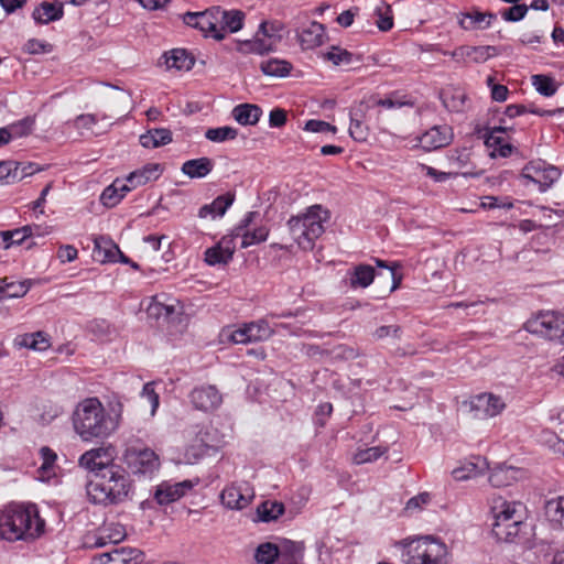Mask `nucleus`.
<instances>
[{
  "instance_id": "f257e3e1",
  "label": "nucleus",
  "mask_w": 564,
  "mask_h": 564,
  "mask_svg": "<svg viewBox=\"0 0 564 564\" xmlns=\"http://www.w3.org/2000/svg\"><path fill=\"white\" fill-rule=\"evenodd\" d=\"M122 412L120 401L109 403L107 411L98 398H87L73 412L74 431L84 442L105 440L118 430Z\"/></svg>"
},
{
  "instance_id": "f03ea898",
  "label": "nucleus",
  "mask_w": 564,
  "mask_h": 564,
  "mask_svg": "<svg viewBox=\"0 0 564 564\" xmlns=\"http://www.w3.org/2000/svg\"><path fill=\"white\" fill-rule=\"evenodd\" d=\"M132 484L128 471L119 464L106 467L86 485L90 502L104 507L117 506L129 499Z\"/></svg>"
},
{
  "instance_id": "7ed1b4c3",
  "label": "nucleus",
  "mask_w": 564,
  "mask_h": 564,
  "mask_svg": "<svg viewBox=\"0 0 564 564\" xmlns=\"http://www.w3.org/2000/svg\"><path fill=\"white\" fill-rule=\"evenodd\" d=\"M44 525L35 505H10L0 511V539L9 542L34 540Z\"/></svg>"
},
{
  "instance_id": "20e7f679",
  "label": "nucleus",
  "mask_w": 564,
  "mask_h": 564,
  "mask_svg": "<svg viewBox=\"0 0 564 564\" xmlns=\"http://www.w3.org/2000/svg\"><path fill=\"white\" fill-rule=\"evenodd\" d=\"M329 218V210L316 204L306 208L304 213L292 216L288 220V227L301 249L312 250L316 239L324 234L325 224Z\"/></svg>"
},
{
  "instance_id": "39448f33",
  "label": "nucleus",
  "mask_w": 564,
  "mask_h": 564,
  "mask_svg": "<svg viewBox=\"0 0 564 564\" xmlns=\"http://www.w3.org/2000/svg\"><path fill=\"white\" fill-rule=\"evenodd\" d=\"M524 328L534 335L564 345V316L556 312H541L528 319Z\"/></svg>"
},
{
  "instance_id": "423d86ee",
  "label": "nucleus",
  "mask_w": 564,
  "mask_h": 564,
  "mask_svg": "<svg viewBox=\"0 0 564 564\" xmlns=\"http://www.w3.org/2000/svg\"><path fill=\"white\" fill-rule=\"evenodd\" d=\"M409 555L408 564H447L446 545L427 536L420 539L409 550Z\"/></svg>"
},
{
  "instance_id": "0eeeda50",
  "label": "nucleus",
  "mask_w": 564,
  "mask_h": 564,
  "mask_svg": "<svg viewBox=\"0 0 564 564\" xmlns=\"http://www.w3.org/2000/svg\"><path fill=\"white\" fill-rule=\"evenodd\" d=\"M220 8L214 7L203 12H186L183 15V22L192 28L198 29L204 36L213 37L220 41L225 37V33L218 29Z\"/></svg>"
},
{
  "instance_id": "6e6552de",
  "label": "nucleus",
  "mask_w": 564,
  "mask_h": 564,
  "mask_svg": "<svg viewBox=\"0 0 564 564\" xmlns=\"http://www.w3.org/2000/svg\"><path fill=\"white\" fill-rule=\"evenodd\" d=\"M128 467L133 474L152 475L160 466L159 456L151 448L130 445L123 454Z\"/></svg>"
},
{
  "instance_id": "1a4fd4ad",
  "label": "nucleus",
  "mask_w": 564,
  "mask_h": 564,
  "mask_svg": "<svg viewBox=\"0 0 564 564\" xmlns=\"http://www.w3.org/2000/svg\"><path fill=\"white\" fill-rule=\"evenodd\" d=\"M561 176V171L539 160L528 163L523 170L521 177L536 184L540 192H546Z\"/></svg>"
},
{
  "instance_id": "9d476101",
  "label": "nucleus",
  "mask_w": 564,
  "mask_h": 564,
  "mask_svg": "<svg viewBox=\"0 0 564 564\" xmlns=\"http://www.w3.org/2000/svg\"><path fill=\"white\" fill-rule=\"evenodd\" d=\"M254 498V490L247 481H236L226 486L220 494L221 503L230 510L247 508Z\"/></svg>"
},
{
  "instance_id": "9b49d317",
  "label": "nucleus",
  "mask_w": 564,
  "mask_h": 564,
  "mask_svg": "<svg viewBox=\"0 0 564 564\" xmlns=\"http://www.w3.org/2000/svg\"><path fill=\"white\" fill-rule=\"evenodd\" d=\"M112 453L113 448L111 446L93 448L79 457L78 464L93 473V478H95L96 475L102 474V469L116 464L112 462Z\"/></svg>"
},
{
  "instance_id": "f8f14e48",
  "label": "nucleus",
  "mask_w": 564,
  "mask_h": 564,
  "mask_svg": "<svg viewBox=\"0 0 564 564\" xmlns=\"http://www.w3.org/2000/svg\"><path fill=\"white\" fill-rule=\"evenodd\" d=\"M188 398L194 409L203 412L214 411L223 403L221 393L213 384L195 387Z\"/></svg>"
},
{
  "instance_id": "ddd939ff",
  "label": "nucleus",
  "mask_w": 564,
  "mask_h": 564,
  "mask_svg": "<svg viewBox=\"0 0 564 564\" xmlns=\"http://www.w3.org/2000/svg\"><path fill=\"white\" fill-rule=\"evenodd\" d=\"M144 553L134 547L120 546L95 556V564H141Z\"/></svg>"
},
{
  "instance_id": "4468645a",
  "label": "nucleus",
  "mask_w": 564,
  "mask_h": 564,
  "mask_svg": "<svg viewBox=\"0 0 564 564\" xmlns=\"http://www.w3.org/2000/svg\"><path fill=\"white\" fill-rule=\"evenodd\" d=\"M506 408L503 400L494 393H480L470 400V409L479 419L494 417Z\"/></svg>"
},
{
  "instance_id": "2eb2a0df",
  "label": "nucleus",
  "mask_w": 564,
  "mask_h": 564,
  "mask_svg": "<svg viewBox=\"0 0 564 564\" xmlns=\"http://www.w3.org/2000/svg\"><path fill=\"white\" fill-rule=\"evenodd\" d=\"M508 130H510V128L502 126L485 129L482 138L485 140L486 147L491 149V158H508L511 155L514 148L509 142H506L505 138L501 135Z\"/></svg>"
},
{
  "instance_id": "dca6fc26",
  "label": "nucleus",
  "mask_w": 564,
  "mask_h": 564,
  "mask_svg": "<svg viewBox=\"0 0 564 564\" xmlns=\"http://www.w3.org/2000/svg\"><path fill=\"white\" fill-rule=\"evenodd\" d=\"M195 484L192 480H183L175 484L163 482L158 487L154 498L160 505H169L182 498Z\"/></svg>"
},
{
  "instance_id": "f3484780",
  "label": "nucleus",
  "mask_w": 564,
  "mask_h": 564,
  "mask_svg": "<svg viewBox=\"0 0 564 564\" xmlns=\"http://www.w3.org/2000/svg\"><path fill=\"white\" fill-rule=\"evenodd\" d=\"M451 140V128L447 126H435L422 134L420 143L424 150L432 151L449 144Z\"/></svg>"
},
{
  "instance_id": "a211bd4d",
  "label": "nucleus",
  "mask_w": 564,
  "mask_h": 564,
  "mask_svg": "<svg viewBox=\"0 0 564 564\" xmlns=\"http://www.w3.org/2000/svg\"><path fill=\"white\" fill-rule=\"evenodd\" d=\"M208 435V432L203 427L198 430L194 443L185 449V458L188 463H196L199 458L209 455L210 452L217 451V446L210 444Z\"/></svg>"
},
{
  "instance_id": "6ab92c4d",
  "label": "nucleus",
  "mask_w": 564,
  "mask_h": 564,
  "mask_svg": "<svg viewBox=\"0 0 564 564\" xmlns=\"http://www.w3.org/2000/svg\"><path fill=\"white\" fill-rule=\"evenodd\" d=\"M496 19L497 15L495 13L471 9L468 12L460 13L458 22L464 30L473 31L488 29Z\"/></svg>"
},
{
  "instance_id": "aec40b11",
  "label": "nucleus",
  "mask_w": 564,
  "mask_h": 564,
  "mask_svg": "<svg viewBox=\"0 0 564 564\" xmlns=\"http://www.w3.org/2000/svg\"><path fill=\"white\" fill-rule=\"evenodd\" d=\"M524 506L519 501H508L501 497L494 499L491 512L494 519L505 521L523 518Z\"/></svg>"
},
{
  "instance_id": "412c9836",
  "label": "nucleus",
  "mask_w": 564,
  "mask_h": 564,
  "mask_svg": "<svg viewBox=\"0 0 564 564\" xmlns=\"http://www.w3.org/2000/svg\"><path fill=\"white\" fill-rule=\"evenodd\" d=\"M297 37L303 50H313L324 43L325 28L322 23L311 22L299 32Z\"/></svg>"
},
{
  "instance_id": "4be33fe9",
  "label": "nucleus",
  "mask_w": 564,
  "mask_h": 564,
  "mask_svg": "<svg viewBox=\"0 0 564 564\" xmlns=\"http://www.w3.org/2000/svg\"><path fill=\"white\" fill-rule=\"evenodd\" d=\"M163 169L159 163H148L139 170L131 172L127 176V182L131 187H139L145 185L151 181H155L162 174Z\"/></svg>"
},
{
  "instance_id": "5701e85b",
  "label": "nucleus",
  "mask_w": 564,
  "mask_h": 564,
  "mask_svg": "<svg viewBox=\"0 0 564 564\" xmlns=\"http://www.w3.org/2000/svg\"><path fill=\"white\" fill-rule=\"evenodd\" d=\"M487 468V462L484 457L477 456L473 460L465 462L452 470L455 480L463 481L475 478Z\"/></svg>"
},
{
  "instance_id": "b1692460",
  "label": "nucleus",
  "mask_w": 564,
  "mask_h": 564,
  "mask_svg": "<svg viewBox=\"0 0 564 564\" xmlns=\"http://www.w3.org/2000/svg\"><path fill=\"white\" fill-rule=\"evenodd\" d=\"M347 278L349 285L352 289L368 288L375 279L373 267L365 263H360L347 271Z\"/></svg>"
},
{
  "instance_id": "393cba45",
  "label": "nucleus",
  "mask_w": 564,
  "mask_h": 564,
  "mask_svg": "<svg viewBox=\"0 0 564 564\" xmlns=\"http://www.w3.org/2000/svg\"><path fill=\"white\" fill-rule=\"evenodd\" d=\"M214 169L212 159L203 156L185 161L181 171L189 178H203L208 175Z\"/></svg>"
},
{
  "instance_id": "a878e982",
  "label": "nucleus",
  "mask_w": 564,
  "mask_h": 564,
  "mask_svg": "<svg viewBox=\"0 0 564 564\" xmlns=\"http://www.w3.org/2000/svg\"><path fill=\"white\" fill-rule=\"evenodd\" d=\"M231 115L242 126H254L260 120L262 109L253 104H240L236 106Z\"/></svg>"
},
{
  "instance_id": "bb28decb",
  "label": "nucleus",
  "mask_w": 564,
  "mask_h": 564,
  "mask_svg": "<svg viewBox=\"0 0 564 564\" xmlns=\"http://www.w3.org/2000/svg\"><path fill=\"white\" fill-rule=\"evenodd\" d=\"M32 285V281L26 279L23 281H13L10 278L0 280V297L17 299L24 296Z\"/></svg>"
},
{
  "instance_id": "cd10ccee",
  "label": "nucleus",
  "mask_w": 564,
  "mask_h": 564,
  "mask_svg": "<svg viewBox=\"0 0 564 564\" xmlns=\"http://www.w3.org/2000/svg\"><path fill=\"white\" fill-rule=\"evenodd\" d=\"M239 52L246 54H257L264 55L267 53L273 52L276 50V46L271 43L267 36L260 35L259 31L256 32L254 37L252 40L245 41L239 45Z\"/></svg>"
},
{
  "instance_id": "c85d7f7f",
  "label": "nucleus",
  "mask_w": 564,
  "mask_h": 564,
  "mask_svg": "<svg viewBox=\"0 0 564 564\" xmlns=\"http://www.w3.org/2000/svg\"><path fill=\"white\" fill-rule=\"evenodd\" d=\"M63 14L62 3L55 4L44 1L34 9L32 17L36 22L47 24L62 19Z\"/></svg>"
},
{
  "instance_id": "c756f323",
  "label": "nucleus",
  "mask_w": 564,
  "mask_h": 564,
  "mask_svg": "<svg viewBox=\"0 0 564 564\" xmlns=\"http://www.w3.org/2000/svg\"><path fill=\"white\" fill-rule=\"evenodd\" d=\"M164 57L169 69L189 70L195 64L194 57L184 48H174L165 53Z\"/></svg>"
},
{
  "instance_id": "7c9ffc66",
  "label": "nucleus",
  "mask_w": 564,
  "mask_h": 564,
  "mask_svg": "<svg viewBox=\"0 0 564 564\" xmlns=\"http://www.w3.org/2000/svg\"><path fill=\"white\" fill-rule=\"evenodd\" d=\"M350 126L349 134L357 142H364L368 138V128L364 123V109L362 105L351 108L349 111Z\"/></svg>"
},
{
  "instance_id": "2f4dec72",
  "label": "nucleus",
  "mask_w": 564,
  "mask_h": 564,
  "mask_svg": "<svg viewBox=\"0 0 564 564\" xmlns=\"http://www.w3.org/2000/svg\"><path fill=\"white\" fill-rule=\"evenodd\" d=\"M520 469L500 465L494 468L489 475V482L494 487H506L510 486L519 477Z\"/></svg>"
},
{
  "instance_id": "473e14b6",
  "label": "nucleus",
  "mask_w": 564,
  "mask_h": 564,
  "mask_svg": "<svg viewBox=\"0 0 564 564\" xmlns=\"http://www.w3.org/2000/svg\"><path fill=\"white\" fill-rule=\"evenodd\" d=\"M172 141V132L165 128L151 129L140 135V143L148 149H154L169 144Z\"/></svg>"
},
{
  "instance_id": "72a5a7b5",
  "label": "nucleus",
  "mask_w": 564,
  "mask_h": 564,
  "mask_svg": "<svg viewBox=\"0 0 564 564\" xmlns=\"http://www.w3.org/2000/svg\"><path fill=\"white\" fill-rule=\"evenodd\" d=\"M219 25L218 29L223 33L229 31L231 33L238 32L243 26L245 13L240 10L226 11L220 8Z\"/></svg>"
},
{
  "instance_id": "f704fd0d",
  "label": "nucleus",
  "mask_w": 564,
  "mask_h": 564,
  "mask_svg": "<svg viewBox=\"0 0 564 564\" xmlns=\"http://www.w3.org/2000/svg\"><path fill=\"white\" fill-rule=\"evenodd\" d=\"M292 64L285 59L270 58L260 63L261 72L271 77H285L292 70Z\"/></svg>"
},
{
  "instance_id": "c9c22d12",
  "label": "nucleus",
  "mask_w": 564,
  "mask_h": 564,
  "mask_svg": "<svg viewBox=\"0 0 564 564\" xmlns=\"http://www.w3.org/2000/svg\"><path fill=\"white\" fill-rule=\"evenodd\" d=\"M443 105L446 109L453 112H460L464 110L466 95L459 88H447L441 94Z\"/></svg>"
},
{
  "instance_id": "e433bc0d",
  "label": "nucleus",
  "mask_w": 564,
  "mask_h": 564,
  "mask_svg": "<svg viewBox=\"0 0 564 564\" xmlns=\"http://www.w3.org/2000/svg\"><path fill=\"white\" fill-rule=\"evenodd\" d=\"M284 512V505L279 501L267 500L257 508L258 519L262 522L276 520Z\"/></svg>"
},
{
  "instance_id": "4c0bfd02",
  "label": "nucleus",
  "mask_w": 564,
  "mask_h": 564,
  "mask_svg": "<svg viewBox=\"0 0 564 564\" xmlns=\"http://www.w3.org/2000/svg\"><path fill=\"white\" fill-rule=\"evenodd\" d=\"M94 243L96 252H104L102 261H116L117 253H120L118 246L104 236L96 237Z\"/></svg>"
},
{
  "instance_id": "58836bf2",
  "label": "nucleus",
  "mask_w": 564,
  "mask_h": 564,
  "mask_svg": "<svg viewBox=\"0 0 564 564\" xmlns=\"http://www.w3.org/2000/svg\"><path fill=\"white\" fill-rule=\"evenodd\" d=\"M238 135V130L236 128L224 126L217 128H209L205 132V138L212 142H225L229 140H235Z\"/></svg>"
},
{
  "instance_id": "ea45409f",
  "label": "nucleus",
  "mask_w": 564,
  "mask_h": 564,
  "mask_svg": "<svg viewBox=\"0 0 564 564\" xmlns=\"http://www.w3.org/2000/svg\"><path fill=\"white\" fill-rule=\"evenodd\" d=\"M259 34L267 36V39L273 43L275 46L282 41L283 39V31L284 28L282 23L275 21V22H262L259 25Z\"/></svg>"
},
{
  "instance_id": "a19ab883",
  "label": "nucleus",
  "mask_w": 564,
  "mask_h": 564,
  "mask_svg": "<svg viewBox=\"0 0 564 564\" xmlns=\"http://www.w3.org/2000/svg\"><path fill=\"white\" fill-rule=\"evenodd\" d=\"M523 518L512 520L507 527L492 529L495 536L505 542H512L519 534Z\"/></svg>"
},
{
  "instance_id": "79ce46f5",
  "label": "nucleus",
  "mask_w": 564,
  "mask_h": 564,
  "mask_svg": "<svg viewBox=\"0 0 564 564\" xmlns=\"http://www.w3.org/2000/svg\"><path fill=\"white\" fill-rule=\"evenodd\" d=\"M248 326L252 343L267 340L273 335V329L264 319L250 322Z\"/></svg>"
},
{
  "instance_id": "37998d69",
  "label": "nucleus",
  "mask_w": 564,
  "mask_h": 564,
  "mask_svg": "<svg viewBox=\"0 0 564 564\" xmlns=\"http://www.w3.org/2000/svg\"><path fill=\"white\" fill-rule=\"evenodd\" d=\"M279 556V549L271 542L260 544L256 550V561L261 564H273Z\"/></svg>"
},
{
  "instance_id": "c03bdc74",
  "label": "nucleus",
  "mask_w": 564,
  "mask_h": 564,
  "mask_svg": "<svg viewBox=\"0 0 564 564\" xmlns=\"http://www.w3.org/2000/svg\"><path fill=\"white\" fill-rule=\"evenodd\" d=\"M269 236V229L265 226H260L253 230H247L241 236V248H248L252 245H258L267 240Z\"/></svg>"
},
{
  "instance_id": "a18cd8bd",
  "label": "nucleus",
  "mask_w": 564,
  "mask_h": 564,
  "mask_svg": "<svg viewBox=\"0 0 564 564\" xmlns=\"http://www.w3.org/2000/svg\"><path fill=\"white\" fill-rule=\"evenodd\" d=\"M386 452L387 448L381 446L358 449L354 455V462L358 465L371 463L380 458Z\"/></svg>"
},
{
  "instance_id": "49530a36",
  "label": "nucleus",
  "mask_w": 564,
  "mask_h": 564,
  "mask_svg": "<svg viewBox=\"0 0 564 564\" xmlns=\"http://www.w3.org/2000/svg\"><path fill=\"white\" fill-rule=\"evenodd\" d=\"M326 59L330 61L334 65H349L354 61V54L347 50L338 46H332V48L324 55Z\"/></svg>"
},
{
  "instance_id": "de8ad7c7",
  "label": "nucleus",
  "mask_w": 564,
  "mask_h": 564,
  "mask_svg": "<svg viewBox=\"0 0 564 564\" xmlns=\"http://www.w3.org/2000/svg\"><path fill=\"white\" fill-rule=\"evenodd\" d=\"M532 84L536 91L545 97H551L556 93L554 80L545 75H534L532 77Z\"/></svg>"
},
{
  "instance_id": "09e8293b",
  "label": "nucleus",
  "mask_w": 564,
  "mask_h": 564,
  "mask_svg": "<svg viewBox=\"0 0 564 564\" xmlns=\"http://www.w3.org/2000/svg\"><path fill=\"white\" fill-rule=\"evenodd\" d=\"M204 254L205 261L209 265L227 264L232 260V258L226 257V252L218 243L206 249Z\"/></svg>"
},
{
  "instance_id": "8fccbe9b",
  "label": "nucleus",
  "mask_w": 564,
  "mask_h": 564,
  "mask_svg": "<svg viewBox=\"0 0 564 564\" xmlns=\"http://www.w3.org/2000/svg\"><path fill=\"white\" fill-rule=\"evenodd\" d=\"M147 313L152 318H164L167 319L174 313V307L172 305H165L155 299L149 304L147 308Z\"/></svg>"
},
{
  "instance_id": "3c124183",
  "label": "nucleus",
  "mask_w": 564,
  "mask_h": 564,
  "mask_svg": "<svg viewBox=\"0 0 564 564\" xmlns=\"http://www.w3.org/2000/svg\"><path fill=\"white\" fill-rule=\"evenodd\" d=\"M547 513L553 522L564 528V496L547 502Z\"/></svg>"
},
{
  "instance_id": "603ef678",
  "label": "nucleus",
  "mask_w": 564,
  "mask_h": 564,
  "mask_svg": "<svg viewBox=\"0 0 564 564\" xmlns=\"http://www.w3.org/2000/svg\"><path fill=\"white\" fill-rule=\"evenodd\" d=\"M235 200V194L232 193H226L224 195H220L216 197L212 203L210 207L214 209L215 215L218 217H223L227 209L232 205Z\"/></svg>"
},
{
  "instance_id": "864d4df0",
  "label": "nucleus",
  "mask_w": 564,
  "mask_h": 564,
  "mask_svg": "<svg viewBox=\"0 0 564 564\" xmlns=\"http://www.w3.org/2000/svg\"><path fill=\"white\" fill-rule=\"evenodd\" d=\"M142 399H145L151 405V415H154L159 405L160 397L155 392L154 382H147L140 393Z\"/></svg>"
},
{
  "instance_id": "5fc2aeb1",
  "label": "nucleus",
  "mask_w": 564,
  "mask_h": 564,
  "mask_svg": "<svg viewBox=\"0 0 564 564\" xmlns=\"http://www.w3.org/2000/svg\"><path fill=\"white\" fill-rule=\"evenodd\" d=\"M527 12L528 7L525 4L514 3L512 7L503 10L501 12V17L506 21L518 22L525 17Z\"/></svg>"
},
{
  "instance_id": "6e6d98bb",
  "label": "nucleus",
  "mask_w": 564,
  "mask_h": 564,
  "mask_svg": "<svg viewBox=\"0 0 564 564\" xmlns=\"http://www.w3.org/2000/svg\"><path fill=\"white\" fill-rule=\"evenodd\" d=\"M39 169L34 163H19L13 161V180L22 181L24 177L33 175Z\"/></svg>"
},
{
  "instance_id": "4d7b16f0",
  "label": "nucleus",
  "mask_w": 564,
  "mask_h": 564,
  "mask_svg": "<svg viewBox=\"0 0 564 564\" xmlns=\"http://www.w3.org/2000/svg\"><path fill=\"white\" fill-rule=\"evenodd\" d=\"M487 48L484 46H467L462 47L460 52L463 56L470 58L475 63H484L488 59Z\"/></svg>"
},
{
  "instance_id": "13d9d810",
  "label": "nucleus",
  "mask_w": 564,
  "mask_h": 564,
  "mask_svg": "<svg viewBox=\"0 0 564 564\" xmlns=\"http://www.w3.org/2000/svg\"><path fill=\"white\" fill-rule=\"evenodd\" d=\"M122 199V194L117 193L116 186L110 184L107 186L100 196V202L106 207H115Z\"/></svg>"
},
{
  "instance_id": "bf43d9fd",
  "label": "nucleus",
  "mask_w": 564,
  "mask_h": 564,
  "mask_svg": "<svg viewBox=\"0 0 564 564\" xmlns=\"http://www.w3.org/2000/svg\"><path fill=\"white\" fill-rule=\"evenodd\" d=\"M304 129L306 131L314 132V133L330 132V133L335 134L337 131V128L335 126H333L326 121L315 120V119L306 121Z\"/></svg>"
},
{
  "instance_id": "052dcab7",
  "label": "nucleus",
  "mask_w": 564,
  "mask_h": 564,
  "mask_svg": "<svg viewBox=\"0 0 564 564\" xmlns=\"http://www.w3.org/2000/svg\"><path fill=\"white\" fill-rule=\"evenodd\" d=\"M33 120L24 118L15 123L8 126V129L12 132V138L23 137L31 132Z\"/></svg>"
},
{
  "instance_id": "680f3d73",
  "label": "nucleus",
  "mask_w": 564,
  "mask_h": 564,
  "mask_svg": "<svg viewBox=\"0 0 564 564\" xmlns=\"http://www.w3.org/2000/svg\"><path fill=\"white\" fill-rule=\"evenodd\" d=\"M51 44L36 39L29 40L23 46V51L28 54H42L51 52Z\"/></svg>"
},
{
  "instance_id": "e2e57ef3",
  "label": "nucleus",
  "mask_w": 564,
  "mask_h": 564,
  "mask_svg": "<svg viewBox=\"0 0 564 564\" xmlns=\"http://www.w3.org/2000/svg\"><path fill=\"white\" fill-rule=\"evenodd\" d=\"M102 532H106V530H104ZM126 533L123 531L122 528H117L113 530V532L111 533H108V534H104L101 533L98 539L96 540V543L95 545L96 546H104L107 544V540L110 542V543H118L120 542L123 538H124Z\"/></svg>"
},
{
  "instance_id": "0e129e2a",
  "label": "nucleus",
  "mask_w": 564,
  "mask_h": 564,
  "mask_svg": "<svg viewBox=\"0 0 564 564\" xmlns=\"http://www.w3.org/2000/svg\"><path fill=\"white\" fill-rule=\"evenodd\" d=\"M488 86L491 87V98L495 101L502 102L507 99L509 90L507 86L500 84H494V78L489 76L487 78Z\"/></svg>"
},
{
  "instance_id": "69168bd1",
  "label": "nucleus",
  "mask_w": 564,
  "mask_h": 564,
  "mask_svg": "<svg viewBox=\"0 0 564 564\" xmlns=\"http://www.w3.org/2000/svg\"><path fill=\"white\" fill-rule=\"evenodd\" d=\"M229 339L235 344H248L252 343L251 336L249 334L248 323L243 324L241 327L232 330L229 335Z\"/></svg>"
},
{
  "instance_id": "338daca9",
  "label": "nucleus",
  "mask_w": 564,
  "mask_h": 564,
  "mask_svg": "<svg viewBox=\"0 0 564 564\" xmlns=\"http://www.w3.org/2000/svg\"><path fill=\"white\" fill-rule=\"evenodd\" d=\"M13 344L18 348H28L33 350H37V347H40L35 341L34 333L18 335L14 338Z\"/></svg>"
},
{
  "instance_id": "774afa93",
  "label": "nucleus",
  "mask_w": 564,
  "mask_h": 564,
  "mask_svg": "<svg viewBox=\"0 0 564 564\" xmlns=\"http://www.w3.org/2000/svg\"><path fill=\"white\" fill-rule=\"evenodd\" d=\"M239 236H236L234 230H232L229 235L224 236L219 240V242H217L223 248V250L226 252V257L227 258H232L234 257V253L236 251L235 240Z\"/></svg>"
}]
</instances>
